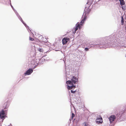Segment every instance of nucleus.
<instances>
[{"instance_id": "nucleus-26", "label": "nucleus", "mask_w": 126, "mask_h": 126, "mask_svg": "<svg viewBox=\"0 0 126 126\" xmlns=\"http://www.w3.org/2000/svg\"><path fill=\"white\" fill-rule=\"evenodd\" d=\"M84 14H85V13H84V14H83V15H84Z\"/></svg>"}, {"instance_id": "nucleus-22", "label": "nucleus", "mask_w": 126, "mask_h": 126, "mask_svg": "<svg viewBox=\"0 0 126 126\" xmlns=\"http://www.w3.org/2000/svg\"><path fill=\"white\" fill-rule=\"evenodd\" d=\"M36 67V65H35V66L34 67H33V69H34Z\"/></svg>"}, {"instance_id": "nucleus-8", "label": "nucleus", "mask_w": 126, "mask_h": 126, "mask_svg": "<svg viewBox=\"0 0 126 126\" xmlns=\"http://www.w3.org/2000/svg\"><path fill=\"white\" fill-rule=\"evenodd\" d=\"M33 71V69L31 68L29 69L25 73V75H30Z\"/></svg>"}, {"instance_id": "nucleus-12", "label": "nucleus", "mask_w": 126, "mask_h": 126, "mask_svg": "<svg viewBox=\"0 0 126 126\" xmlns=\"http://www.w3.org/2000/svg\"><path fill=\"white\" fill-rule=\"evenodd\" d=\"M120 4L121 5H123L125 4L124 0H119Z\"/></svg>"}, {"instance_id": "nucleus-1", "label": "nucleus", "mask_w": 126, "mask_h": 126, "mask_svg": "<svg viewBox=\"0 0 126 126\" xmlns=\"http://www.w3.org/2000/svg\"><path fill=\"white\" fill-rule=\"evenodd\" d=\"M111 36L106 37L104 38L102 41L99 42L95 41L92 43L89 44V47H96L98 48L110 47V45L111 43V41L112 38H111Z\"/></svg>"}, {"instance_id": "nucleus-16", "label": "nucleus", "mask_w": 126, "mask_h": 126, "mask_svg": "<svg viewBox=\"0 0 126 126\" xmlns=\"http://www.w3.org/2000/svg\"><path fill=\"white\" fill-rule=\"evenodd\" d=\"M9 105L8 104H7V103L6 104V106H4V109H7L8 107L9 106Z\"/></svg>"}, {"instance_id": "nucleus-17", "label": "nucleus", "mask_w": 126, "mask_h": 126, "mask_svg": "<svg viewBox=\"0 0 126 126\" xmlns=\"http://www.w3.org/2000/svg\"><path fill=\"white\" fill-rule=\"evenodd\" d=\"M71 93H74L76 92V90H75L74 91H73L72 90H71Z\"/></svg>"}, {"instance_id": "nucleus-10", "label": "nucleus", "mask_w": 126, "mask_h": 126, "mask_svg": "<svg viewBox=\"0 0 126 126\" xmlns=\"http://www.w3.org/2000/svg\"><path fill=\"white\" fill-rule=\"evenodd\" d=\"M115 116L114 115H112L109 117V119L110 122L111 123L114 121L115 119Z\"/></svg>"}, {"instance_id": "nucleus-20", "label": "nucleus", "mask_w": 126, "mask_h": 126, "mask_svg": "<svg viewBox=\"0 0 126 126\" xmlns=\"http://www.w3.org/2000/svg\"><path fill=\"white\" fill-rule=\"evenodd\" d=\"M85 50L86 51H88L89 50V48H85Z\"/></svg>"}, {"instance_id": "nucleus-15", "label": "nucleus", "mask_w": 126, "mask_h": 126, "mask_svg": "<svg viewBox=\"0 0 126 126\" xmlns=\"http://www.w3.org/2000/svg\"><path fill=\"white\" fill-rule=\"evenodd\" d=\"M122 19L121 20V22L122 23V24L123 25L124 24V19L123 16L121 17Z\"/></svg>"}, {"instance_id": "nucleus-3", "label": "nucleus", "mask_w": 126, "mask_h": 126, "mask_svg": "<svg viewBox=\"0 0 126 126\" xmlns=\"http://www.w3.org/2000/svg\"><path fill=\"white\" fill-rule=\"evenodd\" d=\"M10 5H11V7L12 8L13 10L15 12V13L16 14V15L17 16V17H18L19 19L23 23V24H24V25L25 26V27L26 28H27V29H28L30 31H31V30L29 28V27L28 26H27V25L24 23V22L22 18H21V17L20 16H19V15L18 13L17 12V11L13 7L12 5L11 4H10Z\"/></svg>"}, {"instance_id": "nucleus-14", "label": "nucleus", "mask_w": 126, "mask_h": 126, "mask_svg": "<svg viewBox=\"0 0 126 126\" xmlns=\"http://www.w3.org/2000/svg\"><path fill=\"white\" fill-rule=\"evenodd\" d=\"M89 12V10H87V11H85V10H84V13H85V14H88Z\"/></svg>"}, {"instance_id": "nucleus-11", "label": "nucleus", "mask_w": 126, "mask_h": 126, "mask_svg": "<svg viewBox=\"0 0 126 126\" xmlns=\"http://www.w3.org/2000/svg\"><path fill=\"white\" fill-rule=\"evenodd\" d=\"M91 3V1L89 0L87 2L86 4L85 5V8H89L90 6V3Z\"/></svg>"}, {"instance_id": "nucleus-5", "label": "nucleus", "mask_w": 126, "mask_h": 126, "mask_svg": "<svg viewBox=\"0 0 126 126\" xmlns=\"http://www.w3.org/2000/svg\"><path fill=\"white\" fill-rule=\"evenodd\" d=\"M70 70L69 67H66L65 70V77H69L71 75L70 74Z\"/></svg>"}, {"instance_id": "nucleus-24", "label": "nucleus", "mask_w": 126, "mask_h": 126, "mask_svg": "<svg viewBox=\"0 0 126 126\" xmlns=\"http://www.w3.org/2000/svg\"><path fill=\"white\" fill-rule=\"evenodd\" d=\"M42 59H42V60H43V58L42 57L41 58Z\"/></svg>"}, {"instance_id": "nucleus-13", "label": "nucleus", "mask_w": 126, "mask_h": 126, "mask_svg": "<svg viewBox=\"0 0 126 126\" xmlns=\"http://www.w3.org/2000/svg\"><path fill=\"white\" fill-rule=\"evenodd\" d=\"M38 50L40 52H43V49L41 48H38Z\"/></svg>"}, {"instance_id": "nucleus-18", "label": "nucleus", "mask_w": 126, "mask_h": 126, "mask_svg": "<svg viewBox=\"0 0 126 126\" xmlns=\"http://www.w3.org/2000/svg\"><path fill=\"white\" fill-rule=\"evenodd\" d=\"M29 39L30 40H31V41H33L34 40L33 38L30 37L29 38Z\"/></svg>"}, {"instance_id": "nucleus-25", "label": "nucleus", "mask_w": 126, "mask_h": 126, "mask_svg": "<svg viewBox=\"0 0 126 126\" xmlns=\"http://www.w3.org/2000/svg\"><path fill=\"white\" fill-rule=\"evenodd\" d=\"M79 46H78V47H79Z\"/></svg>"}, {"instance_id": "nucleus-9", "label": "nucleus", "mask_w": 126, "mask_h": 126, "mask_svg": "<svg viewBox=\"0 0 126 126\" xmlns=\"http://www.w3.org/2000/svg\"><path fill=\"white\" fill-rule=\"evenodd\" d=\"M96 121L97 124L101 123L103 122L102 118L101 117H99L97 118Z\"/></svg>"}, {"instance_id": "nucleus-6", "label": "nucleus", "mask_w": 126, "mask_h": 126, "mask_svg": "<svg viewBox=\"0 0 126 126\" xmlns=\"http://www.w3.org/2000/svg\"><path fill=\"white\" fill-rule=\"evenodd\" d=\"M5 111L3 110H2L0 112V118L2 119V121L5 118Z\"/></svg>"}, {"instance_id": "nucleus-7", "label": "nucleus", "mask_w": 126, "mask_h": 126, "mask_svg": "<svg viewBox=\"0 0 126 126\" xmlns=\"http://www.w3.org/2000/svg\"><path fill=\"white\" fill-rule=\"evenodd\" d=\"M69 40V38H64L62 40L63 44V45L66 44Z\"/></svg>"}, {"instance_id": "nucleus-21", "label": "nucleus", "mask_w": 126, "mask_h": 126, "mask_svg": "<svg viewBox=\"0 0 126 126\" xmlns=\"http://www.w3.org/2000/svg\"><path fill=\"white\" fill-rule=\"evenodd\" d=\"M76 31H77V30H76L75 29L74 31L73 30V33H75L76 32Z\"/></svg>"}, {"instance_id": "nucleus-19", "label": "nucleus", "mask_w": 126, "mask_h": 126, "mask_svg": "<svg viewBox=\"0 0 126 126\" xmlns=\"http://www.w3.org/2000/svg\"><path fill=\"white\" fill-rule=\"evenodd\" d=\"M74 116H75V115H74V114L73 113H72V118H73V117Z\"/></svg>"}, {"instance_id": "nucleus-23", "label": "nucleus", "mask_w": 126, "mask_h": 126, "mask_svg": "<svg viewBox=\"0 0 126 126\" xmlns=\"http://www.w3.org/2000/svg\"><path fill=\"white\" fill-rule=\"evenodd\" d=\"M84 124H85V126H87L86 125V122H84Z\"/></svg>"}, {"instance_id": "nucleus-4", "label": "nucleus", "mask_w": 126, "mask_h": 126, "mask_svg": "<svg viewBox=\"0 0 126 126\" xmlns=\"http://www.w3.org/2000/svg\"><path fill=\"white\" fill-rule=\"evenodd\" d=\"M85 18L84 17L83 19H82L81 21L80 22V23L79 22L77 23L76 25V28L75 29L76 30H77L78 28H80V25H82L83 24L84 21L85 20Z\"/></svg>"}, {"instance_id": "nucleus-2", "label": "nucleus", "mask_w": 126, "mask_h": 126, "mask_svg": "<svg viewBox=\"0 0 126 126\" xmlns=\"http://www.w3.org/2000/svg\"><path fill=\"white\" fill-rule=\"evenodd\" d=\"M71 77V80H68L66 82L67 84V89L69 90L75 88L76 86L74 85L77 83L78 81V77L75 76L72 77Z\"/></svg>"}]
</instances>
